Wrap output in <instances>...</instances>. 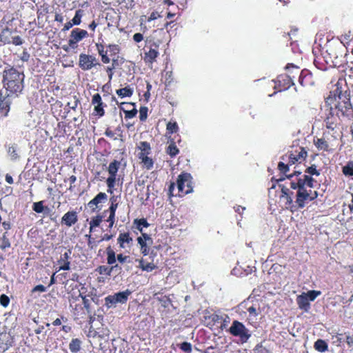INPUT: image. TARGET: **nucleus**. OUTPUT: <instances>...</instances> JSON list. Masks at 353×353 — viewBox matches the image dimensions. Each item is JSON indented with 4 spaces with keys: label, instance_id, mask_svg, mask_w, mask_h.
<instances>
[{
    "label": "nucleus",
    "instance_id": "f257e3e1",
    "mask_svg": "<svg viewBox=\"0 0 353 353\" xmlns=\"http://www.w3.org/2000/svg\"><path fill=\"white\" fill-rule=\"evenodd\" d=\"M305 172L308 175L301 174V172L295 171L287 176L290 181V187L297 190L294 203L292 199L293 192L287 187L279 185V188H281L280 199L285 200V206L291 211L303 208L307 202L314 200L318 196L316 191L312 192L311 189L307 188H314L316 181L312 176H319L320 171L317 170L316 165L312 164L306 168Z\"/></svg>",
    "mask_w": 353,
    "mask_h": 353
},
{
    "label": "nucleus",
    "instance_id": "f03ea898",
    "mask_svg": "<svg viewBox=\"0 0 353 353\" xmlns=\"http://www.w3.org/2000/svg\"><path fill=\"white\" fill-rule=\"evenodd\" d=\"M353 114V108L350 103V92L345 88L343 90L341 83L338 81L335 88L330 92L325 99L323 123L327 130L342 132L341 116L349 117Z\"/></svg>",
    "mask_w": 353,
    "mask_h": 353
},
{
    "label": "nucleus",
    "instance_id": "7ed1b4c3",
    "mask_svg": "<svg viewBox=\"0 0 353 353\" xmlns=\"http://www.w3.org/2000/svg\"><path fill=\"white\" fill-rule=\"evenodd\" d=\"M25 74L13 66L6 67L2 73V84L6 90V95L17 98L24 88Z\"/></svg>",
    "mask_w": 353,
    "mask_h": 353
},
{
    "label": "nucleus",
    "instance_id": "20e7f679",
    "mask_svg": "<svg viewBox=\"0 0 353 353\" xmlns=\"http://www.w3.org/2000/svg\"><path fill=\"white\" fill-rule=\"evenodd\" d=\"M285 70H288V74H279L274 80V88L277 92L287 90L293 85L294 74H298L299 72V68L292 63L287 64Z\"/></svg>",
    "mask_w": 353,
    "mask_h": 353
},
{
    "label": "nucleus",
    "instance_id": "39448f33",
    "mask_svg": "<svg viewBox=\"0 0 353 353\" xmlns=\"http://www.w3.org/2000/svg\"><path fill=\"white\" fill-rule=\"evenodd\" d=\"M342 49L341 45L336 41L327 40L323 48V52L325 57L331 59L334 68H339L342 65L341 54H339V50Z\"/></svg>",
    "mask_w": 353,
    "mask_h": 353
},
{
    "label": "nucleus",
    "instance_id": "423d86ee",
    "mask_svg": "<svg viewBox=\"0 0 353 353\" xmlns=\"http://www.w3.org/2000/svg\"><path fill=\"white\" fill-rule=\"evenodd\" d=\"M178 196H183L193 192L192 176L190 173L181 172L176 180Z\"/></svg>",
    "mask_w": 353,
    "mask_h": 353
},
{
    "label": "nucleus",
    "instance_id": "0eeeda50",
    "mask_svg": "<svg viewBox=\"0 0 353 353\" xmlns=\"http://www.w3.org/2000/svg\"><path fill=\"white\" fill-rule=\"evenodd\" d=\"M228 331L233 336L239 337L242 343L248 342V339L251 336L250 330L243 323L237 320L233 321Z\"/></svg>",
    "mask_w": 353,
    "mask_h": 353
},
{
    "label": "nucleus",
    "instance_id": "6e6552de",
    "mask_svg": "<svg viewBox=\"0 0 353 353\" xmlns=\"http://www.w3.org/2000/svg\"><path fill=\"white\" fill-rule=\"evenodd\" d=\"M121 165L120 161L114 159L111 161L108 167V172L109 176L106 179V185L108 187L107 192L110 194L113 193L114 188L115 187L117 181V172Z\"/></svg>",
    "mask_w": 353,
    "mask_h": 353
},
{
    "label": "nucleus",
    "instance_id": "1a4fd4ad",
    "mask_svg": "<svg viewBox=\"0 0 353 353\" xmlns=\"http://www.w3.org/2000/svg\"><path fill=\"white\" fill-rule=\"evenodd\" d=\"M321 291L309 290L307 292H303L296 297V303L300 310L304 312H308L310 309V301H314L318 296L321 294Z\"/></svg>",
    "mask_w": 353,
    "mask_h": 353
},
{
    "label": "nucleus",
    "instance_id": "9d476101",
    "mask_svg": "<svg viewBox=\"0 0 353 353\" xmlns=\"http://www.w3.org/2000/svg\"><path fill=\"white\" fill-rule=\"evenodd\" d=\"M88 36V33L85 30L79 28L73 29L70 32L68 46H63V49L68 52L70 49L75 50L78 47V43Z\"/></svg>",
    "mask_w": 353,
    "mask_h": 353
},
{
    "label": "nucleus",
    "instance_id": "9b49d317",
    "mask_svg": "<svg viewBox=\"0 0 353 353\" xmlns=\"http://www.w3.org/2000/svg\"><path fill=\"white\" fill-rule=\"evenodd\" d=\"M96 47L98 51L99 54L101 57V61L103 63H109L110 62V59L108 54V52H110V56L112 57H114L117 55L120 52V47L117 44H109L108 46V50H105L104 46L101 43H97Z\"/></svg>",
    "mask_w": 353,
    "mask_h": 353
},
{
    "label": "nucleus",
    "instance_id": "f8f14e48",
    "mask_svg": "<svg viewBox=\"0 0 353 353\" xmlns=\"http://www.w3.org/2000/svg\"><path fill=\"white\" fill-rule=\"evenodd\" d=\"M131 294L129 290L115 293L112 295H108L104 299L105 306L107 308L115 307L117 303H125L128 301V296Z\"/></svg>",
    "mask_w": 353,
    "mask_h": 353
},
{
    "label": "nucleus",
    "instance_id": "ddd939ff",
    "mask_svg": "<svg viewBox=\"0 0 353 353\" xmlns=\"http://www.w3.org/2000/svg\"><path fill=\"white\" fill-rule=\"evenodd\" d=\"M307 156V152L303 147H296L292 149L288 154L285 157L288 159L290 165H294L296 163H302L305 160Z\"/></svg>",
    "mask_w": 353,
    "mask_h": 353
},
{
    "label": "nucleus",
    "instance_id": "4468645a",
    "mask_svg": "<svg viewBox=\"0 0 353 353\" xmlns=\"http://www.w3.org/2000/svg\"><path fill=\"white\" fill-rule=\"evenodd\" d=\"M97 65H99V63L94 56L85 53L80 54L79 66L82 70H90Z\"/></svg>",
    "mask_w": 353,
    "mask_h": 353
},
{
    "label": "nucleus",
    "instance_id": "2eb2a0df",
    "mask_svg": "<svg viewBox=\"0 0 353 353\" xmlns=\"http://www.w3.org/2000/svg\"><path fill=\"white\" fill-rule=\"evenodd\" d=\"M343 136L342 132H332L326 130L323 132V138L325 139L330 149L334 152L337 145L339 139Z\"/></svg>",
    "mask_w": 353,
    "mask_h": 353
},
{
    "label": "nucleus",
    "instance_id": "dca6fc26",
    "mask_svg": "<svg viewBox=\"0 0 353 353\" xmlns=\"http://www.w3.org/2000/svg\"><path fill=\"white\" fill-rule=\"evenodd\" d=\"M91 103L94 105L92 113L94 115L99 117H102L105 115L104 108L107 107V105L103 102L102 98L99 93H96L92 97Z\"/></svg>",
    "mask_w": 353,
    "mask_h": 353
},
{
    "label": "nucleus",
    "instance_id": "f3484780",
    "mask_svg": "<svg viewBox=\"0 0 353 353\" xmlns=\"http://www.w3.org/2000/svg\"><path fill=\"white\" fill-rule=\"evenodd\" d=\"M159 45L155 42H153L150 46H147L148 50L145 52L143 57L145 63L152 64L157 61V58L159 55Z\"/></svg>",
    "mask_w": 353,
    "mask_h": 353
},
{
    "label": "nucleus",
    "instance_id": "a211bd4d",
    "mask_svg": "<svg viewBox=\"0 0 353 353\" xmlns=\"http://www.w3.org/2000/svg\"><path fill=\"white\" fill-rule=\"evenodd\" d=\"M12 103V98L0 91V119L8 116Z\"/></svg>",
    "mask_w": 353,
    "mask_h": 353
},
{
    "label": "nucleus",
    "instance_id": "6ab92c4d",
    "mask_svg": "<svg viewBox=\"0 0 353 353\" xmlns=\"http://www.w3.org/2000/svg\"><path fill=\"white\" fill-rule=\"evenodd\" d=\"M282 160L287 162V163H285L284 162L280 161L278 164V170L280 171V172L285 175V176H282L279 179H274V177L272 178V185L271 188H269V192L271 191L272 189H274L276 188V183H278L279 181H283L285 179H288L287 176L289 174H287V172L289 171V167L290 163H288V159L285 157L283 156L281 157Z\"/></svg>",
    "mask_w": 353,
    "mask_h": 353
},
{
    "label": "nucleus",
    "instance_id": "aec40b11",
    "mask_svg": "<svg viewBox=\"0 0 353 353\" xmlns=\"http://www.w3.org/2000/svg\"><path fill=\"white\" fill-rule=\"evenodd\" d=\"M330 58V57H325V56H324V53L321 51V53L319 55L315 54L314 64L319 70L325 71L329 68H334L332 65V62Z\"/></svg>",
    "mask_w": 353,
    "mask_h": 353
},
{
    "label": "nucleus",
    "instance_id": "412c9836",
    "mask_svg": "<svg viewBox=\"0 0 353 353\" xmlns=\"http://www.w3.org/2000/svg\"><path fill=\"white\" fill-rule=\"evenodd\" d=\"M299 82L303 87H310L314 85L315 83V79L312 72L307 70H302L299 72Z\"/></svg>",
    "mask_w": 353,
    "mask_h": 353
},
{
    "label": "nucleus",
    "instance_id": "4be33fe9",
    "mask_svg": "<svg viewBox=\"0 0 353 353\" xmlns=\"http://www.w3.org/2000/svg\"><path fill=\"white\" fill-rule=\"evenodd\" d=\"M107 199L108 195L105 192H99L88 203V206L92 212H98L101 209L99 204L105 202Z\"/></svg>",
    "mask_w": 353,
    "mask_h": 353
},
{
    "label": "nucleus",
    "instance_id": "5701e85b",
    "mask_svg": "<svg viewBox=\"0 0 353 353\" xmlns=\"http://www.w3.org/2000/svg\"><path fill=\"white\" fill-rule=\"evenodd\" d=\"M51 112L53 116L58 120L59 119H65L69 110H64L63 103L56 100L54 103L51 104Z\"/></svg>",
    "mask_w": 353,
    "mask_h": 353
},
{
    "label": "nucleus",
    "instance_id": "b1692460",
    "mask_svg": "<svg viewBox=\"0 0 353 353\" xmlns=\"http://www.w3.org/2000/svg\"><path fill=\"white\" fill-rule=\"evenodd\" d=\"M119 108L124 112L125 119L135 117L138 112L136 108L135 103L133 102H123L120 104Z\"/></svg>",
    "mask_w": 353,
    "mask_h": 353
},
{
    "label": "nucleus",
    "instance_id": "393cba45",
    "mask_svg": "<svg viewBox=\"0 0 353 353\" xmlns=\"http://www.w3.org/2000/svg\"><path fill=\"white\" fill-rule=\"evenodd\" d=\"M117 243L121 249L131 248L133 244V239L129 232H121L117 238Z\"/></svg>",
    "mask_w": 353,
    "mask_h": 353
},
{
    "label": "nucleus",
    "instance_id": "a878e982",
    "mask_svg": "<svg viewBox=\"0 0 353 353\" xmlns=\"http://www.w3.org/2000/svg\"><path fill=\"white\" fill-rule=\"evenodd\" d=\"M78 221L77 212L74 210L68 211L61 218V224L70 228Z\"/></svg>",
    "mask_w": 353,
    "mask_h": 353
},
{
    "label": "nucleus",
    "instance_id": "bb28decb",
    "mask_svg": "<svg viewBox=\"0 0 353 353\" xmlns=\"http://www.w3.org/2000/svg\"><path fill=\"white\" fill-rule=\"evenodd\" d=\"M314 145L319 151L327 152L329 153L333 152L332 150L330 149L329 145L327 143L325 139L323 138V137L321 138L314 139Z\"/></svg>",
    "mask_w": 353,
    "mask_h": 353
},
{
    "label": "nucleus",
    "instance_id": "cd10ccee",
    "mask_svg": "<svg viewBox=\"0 0 353 353\" xmlns=\"http://www.w3.org/2000/svg\"><path fill=\"white\" fill-rule=\"evenodd\" d=\"M71 254L70 250H68L63 254L61 255V259L58 261L59 263L61 264L59 267V270H68L70 268V262L69 261L70 255Z\"/></svg>",
    "mask_w": 353,
    "mask_h": 353
},
{
    "label": "nucleus",
    "instance_id": "c85d7f7f",
    "mask_svg": "<svg viewBox=\"0 0 353 353\" xmlns=\"http://www.w3.org/2000/svg\"><path fill=\"white\" fill-rule=\"evenodd\" d=\"M141 152L138 154V158L141 159L144 156H148L151 153L150 144L147 141H141L138 146Z\"/></svg>",
    "mask_w": 353,
    "mask_h": 353
},
{
    "label": "nucleus",
    "instance_id": "c756f323",
    "mask_svg": "<svg viewBox=\"0 0 353 353\" xmlns=\"http://www.w3.org/2000/svg\"><path fill=\"white\" fill-rule=\"evenodd\" d=\"M116 94L120 98L131 97L134 94V90L130 85H128L125 88L117 90Z\"/></svg>",
    "mask_w": 353,
    "mask_h": 353
},
{
    "label": "nucleus",
    "instance_id": "7c9ffc66",
    "mask_svg": "<svg viewBox=\"0 0 353 353\" xmlns=\"http://www.w3.org/2000/svg\"><path fill=\"white\" fill-rule=\"evenodd\" d=\"M166 153L170 155L171 158L175 157L179 153V150L176 147L174 139H170L169 145L166 148Z\"/></svg>",
    "mask_w": 353,
    "mask_h": 353
},
{
    "label": "nucleus",
    "instance_id": "2f4dec72",
    "mask_svg": "<svg viewBox=\"0 0 353 353\" xmlns=\"http://www.w3.org/2000/svg\"><path fill=\"white\" fill-rule=\"evenodd\" d=\"M119 267L118 264H115L114 265H112L110 267L107 265H99L96 271L99 274L102 275H105L107 276H109L111 275L112 272L117 268Z\"/></svg>",
    "mask_w": 353,
    "mask_h": 353
},
{
    "label": "nucleus",
    "instance_id": "473e14b6",
    "mask_svg": "<svg viewBox=\"0 0 353 353\" xmlns=\"http://www.w3.org/2000/svg\"><path fill=\"white\" fill-rule=\"evenodd\" d=\"M79 297H81L82 299L83 309L86 310L88 314L91 313V305L86 295H83L82 292H79V294L77 296L72 297V299L74 301H77Z\"/></svg>",
    "mask_w": 353,
    "mask_h": 353
},
{
    "label": "nucleus",
    "instance_id": "72a5a7b5",
    "mask_svg": "<svg viewBox=\"0 0 353 353\" xmlns=\"http://www.w3.org/2000/svg\"><path fill=\"white\" fill-rule=\"evenodd\" d=\"M338 262L334 257H330L328 263L325 266V271L330 274L335 273L338 271L336 265Z\"/></svg>",
    "mask_w": 353,
    "mask_h": 353
},
{
    "label": "nucleus",
    "instance_id": "f704fd0d",
    "mask_svg": "<svg viewBox=\"0 0 353 353\" xmlns=\"http://www.w3.org/2000/svg\"><path fill=\"white\" fill-rule=\"evenodd\" d=\"M179 126L176 121H169L166 125V136L171 139V135L179 131Z\"/></svg>",
    "mask_w": 353,
    "mask_h": 353
},
{
    "label": "nucleus",
    "instance_id": "c9c22d12",
    "mask_svg": "<svg viewBox=\"0 0 353 353\" xmlns=\"http://www.w3.org/2000/svg\"><path fill=\"white\" fill-rule=\"evenodd\" d=\"M11 247V243L8 237V234L7 232L3 233V234L0 236V249L2 250H6L8 248Z\"/></svg>",
    "mask_w": 353,
    "mask_h": 353
},
{
    "label": "nucleus",
    "instance_id": "e433bc0d",
    "mask_svg": "<svg viewBox=\"0 0 353 353\" xmlns=\"http://www.w3.org/2000/svg\"><path fill=\"white\" fill-rule=\"evenodd\" d=\"M139 267L142 270L146 271V272H152L157 268V265L154 263L145 262L143 259L139 260Z\"/></svg>",
    "mask_w": 353,
    "mask_h": 353
},
{
    "label": "nucleus",
    "instance_id": "4c0bfd02",
    "mask_svg": "<svg viewBox=\"0 0 353 353\" xmlns=\"http://www.w3.org/2000/svg\"><path fill=\"white\" fill-rule=\"evenodd\" d=\"M106 254H107V263L108 265H113L117 261L116 254L111 246H108L106 248Z\"/></svg>",
    "mask_w": 353,
    "mask_h": 353
},
{
    "label": "nucleus",
    "instance_id": "58836bf2",
    "mask_svg": "<svg viewBox=\"0 0 353 353\" xmlns=\"http://www.w3.org/2000/svg\"><path fill=\"white\" fill-rule=\"evenodd\" d=\"M134 225H135L136 228L142 233L143 228H148L150 226L149 223L144 218L142 219H135L133 222Z\"/></svg>",
    "mask_w": 353,
    "mask_h": 353
},
{
    "label": "nucleus",
    "instance_id": "ea45409f",
    "mask_svg": "<svg viewBox=\"0 0 353 353\" xmlns=\"http://www.w3.org/2000/svg\"><path fill=\"white\" fill-rule=\"evenodd\" d=\"M139 159L141 160V163L143 164V168L148 170L152 169L154 166V161L152 158L148 156H143V157Z\"/></svg>",
    "mask_w": 353,
    "mask_h": 353
},
{
    "label": "nucleus",
    "instance_id": "a19ab883",
    "mask_svg": "<svg viewBox=\"0 0 353 353\" xmlns=\"http://www.w3.org/2000/svg\"><path fill=\"white\" fill-rule=\"evenodd\" d=\"M316 350L319 352H324L328 350V345L327 343L323 339H318L314 345Z\"/></svg>",
    "mask_w": 353,
    "mask_h": 353
},
{
    "label": "nucleus",
    "instance_id": "79ce46f5",
    "mask_svg": "<svg viewBox=\"0 0 353 353\" xmlns=\"http://www.w3.org/2000/svg\"><path fill=\"white\" fill-rule=\"evenodd\" d=\"M342 172L345 176H353V161H349L343 166Z\"/></svg>",
    "mask_w": 353,
    "mask_h": 353
},
{
    "label": "nucleus",
    "instance_id": "37998d69",
    "mask_svg": "<svg viewBox=\"0 0 353 353\" xmlns=\"http://www.w3.org/2000/svg\"><path fill=\"white\" fill-rule=\"evenodd\" d=\"M81 341L79 339H72L69 344L70 350L76 353L79 352L81 349Z\"/></svg>",
    "mask_w": 353,
    "mask_h": 353
},
{
    "label": "nucleus",
    "instance_id": "c03bdc74",
    "mask_svg": "<svg viewBox=\"0 0 353 353\" xmlns=\"http://www.w3.org/2000/svg\"><path fill=\"white\" fill-rule=\"evenodd\" d=\"M103 216L101 214H98L93 216L90 221V232H92V229L96 227H99L102 222Z\"/></svg>",
    "mask_w": 353,
    "mask_h": 353
},
{
    "label": "nucleus",
    "instance_id": "a18cd8bd",
    "mask_svg": "<svg viewBox=\"0 0 353 353\" xmlns=\"http://www.w3.org/2000/svg\"><path fill=\"white\" fill-rule=\"evenodd\" d=\"M11 34L12 32L8 28L4 29L0 34V41L4 43H10Z\"/></svg>",
    "mask_w": 353,
    "mask_h": 353
},
{
    "label": "nucleus",
    "instance_id": "49530a36",
    "mask_svg": "<svg viewBox=\"0 0 353 353\" xmlns=\"http://www.w3.org/2000/svg\"><path fill=\"white\" fill-rule=\"evenodd\" d=\"M137 243L140 245V251L141 253L143 256H147L149 254L150 249L147 245V241H143L141 238H137Z\"/></svg>",
    "mask_w": 353,
    "mask_h": 353
},
{
    "label": "nucleus",
    "instance_id": "de8ad7c7",
    "mask_svg": "<svg viewBox=\"0 0 353 353\" xmlns=\"http://www.w3.org/2000/svg\"><path fill=\"white\" fill-rule=\"evenodd\" d=\"M70 99V101L67 103V106L70 110H76L77 108L80 103L79 98L76 95H73Z\"/></svg>",
    "mask_w": 353,
    "mask_h": 353
},
{
    "label": "nucleus",
    "instance_id": "09e8293b",
    "mask_svg": "<svg viewBox=\"0 0 353 353\" xmlns=\"http://www.w3.org/2000/svg\"><path fill=\"white\" fill-rule=\"evenodd\" d=\"M70 306L72 307V312L74 316L79 317L83 314V307L81 304H75L73 305L71 303Z\"/></svg>",
    "mask_w": 353,
    "mask_h": 353
},
{
    "label": "nucleus",
    "instance_id": "8fccbe9b",
    "mask_svg": "<svg viewBox=\"0 0 353 353\" xmlns=\"http://www.w3.org/2000/svg\"><path fill=\"white\" fill-rule=\"evenodd\" d=\"M8 154L11 160L15 161L19 158V155L17 153V146L14 145H10L8 149Z\"/></svg>",
    "mask_w": 353,
    "mask_h": 353
},
{
    "label": "nucleus",
    "instance_id": "3c124183",
    "mask_svg": "<svg viewBox=\"0 0 353 353\" xmlns=\"http://www.w3.org/2000/svg\"><path fill=\"white\" fill-rule=\"evenodd\" d=\"M43 203H44L43 201H38V202L34 203L33 205H32V210L35 212H37V213H42V212H43V211L45 210V207L43 205ZM46 209L49 210L48 207H46Z\"/></svg>",
    "mask_w": 353,
    "mask_h": 353
},
{
    "label": "nucleus",
    "instance_id": "603ef678",
    "mask_svg": "<svg viewBox=\"0 0 353 353\" xmlns=\"http://www.w3.org/2000/svg\"><path fill=\"white\" fill-rule=\"evenodd\" d=\"M83 13V11L81 9H79L76 11L74 17L71 20L74 26H78L81 23Z\"/></svg>",
    "mask_w": 353,
    "mask_h": 353
},
{
    "label": "nucleus",
    "instance_id": "864d4df0",
    "mask_svg": "<svg viewBox=\"0 0 353 353\" xmlns=\"http://www.w3.org/2000/svg\"><path fill=\"white\" fill-rule=\"evenodd\" d=\"M344 336H345V342L346 343L347 347L353 350V334L347 332L344 333Z\"/></svg>",
    "mask_w": 353,
    "mask_h": 353
},
{
    "label": "nucleus",
    "instance_id": "5fc2aeb1",
    "mask_svg": "<svg viewBox=\"0 0 353 353\" xmlns=\"http://www.w3.org/2000/svg\"><path fill=\"white\" fill-rule=\"evenodd\" d=\"M148 108L146 106H142L139 109V119L141 121H145L148 118Z\"/></svg>",
    "mask_w": 353,
    "mask_h": 353
},
{
    "label": "nucleus",
    "instance_id": "6e6d98bb",
    "mask_svg": "<svg viewBox=\"0 0 353 353\" xmlns=\"http://www.w3.org/2000/svg\"><path fill=\"white\" fill-rule=\"evenodd\" d=\"M123 62V58L119 57V56L117 55V57H112L111 66L112 67V68L116 69Z\"/></svg>",
    "mask_w": 353,
    "mask_h": 353
},
{
    "label": "nucleus",
    "instance_id": "4d7b16f0",
    "mask_svg": "<svg viewBox=\"0 0 353 353\" xmlns=\"http://www.w3.org/2000/svg\"><path fill=\"white\" fill-rule=\"evenodd\" d=\"M180 349L186 353H190L192 350L191 343L186 341L180 344Z\"/></svg>",
    "mask_w": 353,
    "mask_h": 353
},
{
    "label": "nucleus",
    "instance_id": "13d9d810",
    "mask_svg": "<svg viewBox=\"0 0 353 353\" xmlns=\"http://www.w3.org/2000/svg\"><path fill=\"white\" fill-rule=\"evenodd\" d=\"M10 303V298L6 294H1L0 296V304L4 307L8 306Z\"/></svg>",
    "mask_w": 353,
    "mask_h": 353
},
{
    "label": "nucleus",
    "instance_id": "bf43d9fd",
    "mask_svg": "<svg viewBox=\"0 0 353 353\" xmlns=\"http://www.w3.org/2000/svg\"><path fill=\"white\" fill-rule=\"evenodd\" d=\"M248 312H249V314H250V317H256L258 316V314H259V309H256L254 305H252L250 307H249L248 309H247Z\"/></svg>",
    "mask_w": 353,
    "mask_h": 353
},
{
    "label": "nucleus",
    "instance_id": "052dcab7",
    "mask_svg": "<svg viewBox=\"0 0 353 353\" xmlns=\"http://www.w3.org/2000/svg\"><path fill=\"white\" fill-rule=\"evenodd\" d=\"M117 259L120 263L130 262V256H128V255H123V254H119L117 256Z\"/></svg>",
    "mask_w": 353,
    "mask_h": 353
},
{
    "label": "nucleus",
    "instance_id": "680f3d73",
    "mask_svg": "<svg viewBox=\"0 0 353 353\" xmlns=\"http://www.w3.org/2000/svg\"><path fill=\"white\" fill-rule=\"evenodd\" d=\"M157 299L162 303V305L163 307H167L171 303V300L170 299V298L166 296L157 297Z\"/></svg>",
    "mask_w": 353,
    "mask_h": 353
},
{
    "label": "nucleus",
    "instance_id": "e2e57ef3",
    "mask_svg": "<svg viewBox=\"0 0 353 353\" xmlns=\"http://www.w3.org/2000/svg\"><path fill=\"white\" fill-rule=\"evenodd\" d=\"M104 134L113 140L119 139L118 137H115V133L109 127L105 129Z\"/></svg>",
    "mask_w": 353,
    "mask_h": 353
},
{
    "label": "nucleus",
    "instance_id": "0e129e2a",
    "mask_svg": "<svg viewBox=\"0 0 353 353\" xmlns=\"http://www.w3.org/2000/svg\"><path fill=\"white\" fill-rule=\"evenodd\" d=\"M88 237V246L90 249L92 250L97 246V243L94 239L92 238L90 235H86Z\"/></svg>",
    "mask_w": 353,
    "mask_h": 353
},
{
    "label": "nucleus",
    "instance_id": "69168bd1",
    "mask_svg": "<svg viewBox=\"0 0 353 353\" xmlns=\"http://www.w3.org/2000/svg\"><path fill=\"white\" fill-rule=\"evenodd\" d=\"M46 291V288L44 285L39 284V285H37L35 287H34L32 289L31 292L32 293H34L36 292H44Z\"/></svg>",
    "mask_w": 353,
    "mask_h": 353
},
{
    "label": "nucleus",
    "instance_id": "338daca9",
    "mask_svg": "<svg viewBox=\"0 0 353 353\" xmlns=\"http://www.w3.org/2000/svg\"><path fill=\"white\" fill-rule=\"evenodd\" d=\"M11 43H12L15 46H20L23 43V40L20 36L13 37Z\"/></svg>",
    "mask_w": 353,
    "mask_h": 353
},
{
    "label": "nucleus",
    "instance_id": "774afa93",
    "mask_svg": "<svg viewBox=\"0 0 353 353\" xmlns=\"http://www.w3.org/2000/svg\"><path fill=\"white\" fill-rule=\"evenodd\" d=\"M30 55L28 52V51L26 49L23 50L22 54L20 56L21 60H22L24 62H27L30 59Z\"/></svg>",
    "mask_w": 353,
    "mask_h": 353
}]
</instances>
